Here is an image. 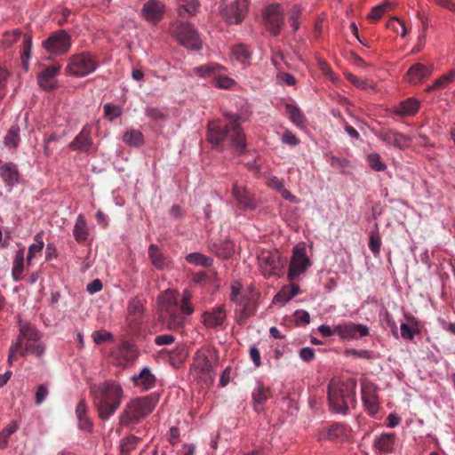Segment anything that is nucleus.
<instances>
[{"instance_id":"nucleus-17","label":"nucleus","mask_w":455,"mask_h":455,"mask_svg":"<svg viewBox=\"0 0 455 455\" xmlns=\"http://www.w3.org/2000/svg\"><path fill=\"white\" fill-rule=\"evenodd\" d=\"M91 134L92 126L90 124H85L82 131L69 143V148L72 151L90 154L93 146V140Z\"/></svg>"},{"instance_id":"nucleus-28","label":"nucleus","mask_w":455,"mask_h":455,"mask_svg":"<svg viewBox=\"0 0 455 455\" xmlns=\"http://www.w3.org/2000/svg\"><path fill=\"white\" fill-rule=\"evenodd\" d=\"M225 67L215 62H211L205 65H202L199 67H196L193 68L194 73L202 77V78H209L212 77L215 79V77L218 76V74L225 70Z\"/></svg>"},{"instance_id":"nucleus-30","label":"nucleus","mask_w":455,"mask_h":455,"mask_svg":"<svg viewBox=\"0 0 455 455\" xmlns=\"http://www.w3.org/2000/svg\"><path fill=\"white\" fill-rule=\"evenodd\" d=\"M148 256L151 260V263L157 269H164L169 267L170 260L168 258L164 257L156 244H150L148 247Z\"/></svg>"},{"instance_id":"nucleus-44","label":"nucleus","mask_w":455,"mask_h":455,"mask_svg":"<svg viewBox=\"0 0 455 455\" xmlns=\"http://www.w3.org/2000/svg\"><path fill=\"white\" fill-rule=\"evenodd\" d=\"M35 243L29 245L28 256H27V265L29 266L31 264V261L33 258L36 256V253H39L42 251L44 248V242L42 235L40 234H37L34 237Z\"/></svg>"},{"instance_id":"nucleus-42","label":"nucleus","mask_w":455,"mask_h":455,"mask_svg":"<svg viewBox=\"0 0 455 455\" xmlns=\"http://www.w3.org/2000/svg\"><path fill=\"white\" fill-rule=\"evenodd\" d=\"M124 141L132 147H140L144 143V136L139 130L131 129L124 135Z\"/></svg>"},{"instance_id":"nucleus-40","label":"nucleus","mask_w":455,"mask_h":455,"mask_svg":"<svg viewBox=\"0 0 455 455\" xmlns=\"http://www.w3.org/2000/svg\"><path fill=\"white\" fill-rule=\"evenodd\" d=\"M186 260L196 266L209 267L212 265L213 259L199 252L189 253L186 256Z\"/></svg>"},{"instance_id":"nucleus-52","label":"nucleus","mask_w":455,"mask_h":455,"mask_svg":"<svg viewBox=\"0 0 455 455\" xmlns=\"http://www.w3.org/2000/svg\"><path fill=\"white\" fill-rule=\"evenodd\" d=\"M215 86L220 89L229 90L232 89L235 84V81L226 76H222L220 73L214 79Z\"/></svg>"},{"instance_id":"nucleus-5","label":"nucleus","mask_w":455,"mask_h":455,"mask_svg":"<svg viewBox=\"0 0 455 455\" xmlns=\"http://www.w3.org/2000/svg\"><path fill=\"white\" fill-rule=\"evenodd\" d=\"M156 402L152 395L132 400L120 415V423L124 426L137 424L152 412Z\"/></svg>"},{"instance_id":"nucleus-10","label":"nucleus","mask_w":455,"mask_h":455,"mask_svg":"<svg viewBox=\"0 0 455 455\" xmlns=\"http://www.w3.org/2000/svg\"><path fill=\"white\" fill-rule=\"evenodd\" d=\"M72 39L69 34L64 29H59L52 33L43 42L44 48L50 53L55 55L66 54L71 48Z\"/></svg>"},{"instance_id":"nucleus-39","label":"nucleus","mask_w":455,"mask_h":455,"mask_svg":"<svg viewBox=\"0 0 455 455\" xmlns=\"http://www.w3.org/2000/svg\"><path fill=\"white\" fill-rule=\"evenodd\" d=\"M286 115L290 120L299 127H302L306 124V118L300 109L293 104H286Z\"/></svg>"},{"instance_id":"nucleus-8","label":"nucleus","mask_w":455,"mask_h":455,"mask_svg":"<svg viewBox=\"0 0 455 455\" xmlns=\"http://www.w3.org/2000/svg\"><path fill=\"white\" fill-rule=\"evenodd\" d=\"M98 66V60L92 53L82 52L69 57L66 72L74 76L83 77L94 72Z\"/></svg>"},{"instance_id":"nucleus-22","label":"nucleus","mask_w":455,"mask_h":455,"mask_svg":"<svg viewBox=\"0 0 455 455\" xmlns=\"http://www.w3.org/2000/svg\"><path fill=\"white\" fill-rule=\"evenodd\" d=\"M227 318V313L223 305L213 308L211 311H205L202 314V322L211 329L221 327Z\"/></svg>"},{"instance_id":"nucleus-59","label":"nucleus","mask_w":455,"mask_h":455,"mask_svg":"<svg viewBox=\"0 0 455 455\" xmlns=\"http://www.w3.org/2000/svg\"><path fill=\"white\" fill-rule=\"evenodd\" d=\"M48 395V388L45 385L42 384L37 387L36 395H35V403L36 405H40L44 402Z\"/></svg>"},{"instance_id":"nucleus-43","label":"nucleus","mask_w":455,"mask_h":455,"mask_svg":"<svg viewBox=\"0 0 455 455\" xmlns=\"http://www.w3.org/2000/svg\"><path fill=\"white\" fill-rule=\"evenodd\" d=\"M20 140V127L12 125L4 137V145L9 148H16Z\"/></svg>"},{"instance_id":"nucleus-34","label":"nucleus","mask_w":455,"mask_h":455,"mask_svg":"<svg viewBox=\"0 0 455 455\" xmlns=\"http://www.w3.org/2000/svg\"><path fill=\"white\" fill-rule=\"evenodd\" d=\"M73 235L75 237V240L78 243H83L89 235L87 225L84 217L80 214L77 216L74 229H73Z\"/></svg>"},{"instance_id":"nucleus-11","label":"nucleus","mask_w":455,"mask_h":455,"mask_svg":"<svg viewBox=\"0 0 455 455\" xmlns=\"http://www.w3.org/2000/svg\"><path fill=\"white\" fill-rule=\"evenodd\" d=\"M265 26L269 33L276 36L280 34L284 21V9L280 4H271L263 12Z\"/></svg>"},{"instance_id":"nucleus-63","label":"nucleus","mask_w":455,"mask_h":455,"mask_svg":"<svg viewBox=\"0 0 455 455\" xmlns=\"http://www.w3.org/2000/svg\"><path fill=\"white\" fill-rule=\"evenodd\" d=\"M299 357L305 362H310L315 358V350L306 347L300 349Z\"/></svg>"},{"instance_id":"nucleus-23","label":"nucleus","mask_w":455,"mask_h":455,"mask_svg":"<svg viewBox=\"0 0 455 455\" xmlns=\"http://www.w3.org/2000/svg\"><path fill=\"white\" fill-rule=\"evenodd\" d=\"M0 177L4 184L12 189L20 182V173L15 164L4 163L0 160Z\"/></svg>"},{"instance_id":"nucleus-27","label":"nucleus","mask_w":455,"mask_h":455,"mask_svg":"<svg viewBox=\"0 0 455 455\" xmlns=\"http://www.w3.org/2000/svg\"><path fill=\"white\" fill-rule=\"evenodd\" d=\"M419 101L414 98H409L394 107V113L400 116H412L418 112Z\"/></svg>"},{"instance_id":"nucleus-18","label":"nucleus","mask_w":455,"mask_h":455,"mask_svg":"<svg viewBox=\"0 0 455 455\" xmlns=\"http://www.w3.org/2000/svg\"><path fill=\"white\" fill-rule=\"evenodd\" d=\"M362 399L368 413L375 416L379 411V397L376 387L370 382L362 383Z\"/></svg>"},{"instance_id":"nucleus-48","label":"nucleus","mask_w":455,"mask_h":455,"mask_svg":"<svg viewBox=\"0 0 455 455\" xmlns=\"http://www.w3.org/2000/svg\"><path fill=\"white\" fill-rule=\"evenodd\" d=\"M18 428L15 422H12L0 432V449H4L9 442L11 435H12Z\"/></svg>"},{"instance_id":"nucleus-58","label":"nucleus","mask_w":455,"mask_h":455,"mask_svg":"<svg viewBox=\"0 0 455 455\" xmlns=\"http://www.w3.org/2000/svg\"><path fill=\"white\" fill-rule=\"evenodd\" d=\"M214 276V272L212 271H199L196 273L193 276V280L198 283H204L210 282Z\"/></svg>"},{"instance_id":"nucleus-62","label":"nucleus","mask_w":455,"mask_h":455,"mask_svg":"<svg viewBox=\"0 0 455 455\" xmlns=\"http://www.w3.org/2000/svg\"><path fill=\"white\" fill-rule=\"evenodd\" d=\"M175 340L174 337L171 334L158 335L155 338V343L157 346L170 345Z\"/></svg>"},{"instance_id":"nucleus-38","label":"nucleus","mask_w":455,"mask_h":455,"mask_svg":"<svg viewBox=\"0 0 455 455\" xmlns=\"http://www.w3.org/2000/svg\"><path fill=\"white\" fill-rule=\"evenodd\" d=\"M24 270V250H19L13 260L12 276L14 281L19 282L23 278Z\"/></svg>"},{"instance_id":"nucleus-47","label":"nucleus","mask_w":455,"mask_h":455,"mask_svg":"<svg viewBox=\"0 0 455 455\" xmlns=\"http://www.w3.org/2000/svg\"><path fill=\"white\" fill-rule=\"evenodd\" d=\"M120 354L128 361L133 362L138 357L137 348L129 342H124L120 347Z\"/></svg>"},{"instance_id":"nucleus-20","label":"nucleus","mask_w":455,"mask_h":455,"mask_svg":"<svg viewBox=\"0 0 455 455\" xmlns=\"http://www.w3.org/2000/svg\"><path fill=\"white\" fill-rule=\"evenodd\" d=\"M379 137L386 144L392 145L399 149L409 148L411 143V137L392 129L381 131Z\"/></svg>"},{"instance_id":"nucleus-31","label":"nucleus","mask_w":455,"mask_h":455,"mask_svg":"<svg viewBox=\"0 0 455 455\" xmlns=\"http://www.w3.org/2000/svg\"><path fill=\"white\" fill-rule=\"evenodd\" d=\"M299 286L296 283L284 285L275 296L274 302L284 304L299 293Z\"/></svg>"},{"instance_id":"nucleus-4","label":"nucleus","mask_w":455,"mask_h":455,"mask_svg":"<svg viewBox=\"0 0 455 455\" xmlns=\"http://www.w3.org/2000/svg\"><path fill=\"white\" fill-rule=\"evenodd\" d=\"M355 388L356 381L354 379L342 383L331 380L328 386V399L331 410L337 413L346 414L349 405L355 406Z\"/></svg>"},{"instance_id":"nucleus-33","label":"nucleus","mask_w":455,"mask_h":455,"mask_svg":"<svg viewBox=\"0 0 455 455\" xmlns=\"http://www.w3.org/2000/svg\"><path fill=\"white\" fill-rule=\"evenodd\" d=\"M395 6V4L394 3L384 1L371 10L370 13L367 15V19L371 22L375 23L379 21L386 12L393 10Z\"/></svg>"},{"instance_id":"nucleus-2","label":"nucleus","mask_w":455,"mask_h":455,"mask_svg":"<svg viewBox=\"0 0 455 455\" xmlns=\"http://www.w3.org/2000/svg\"><path fill=\"white\" fill-rule=\"evenodd\" d=\"M93 403L100 419L106 420L115 414L120 407L124 390L115 380H107L91 387Z\"/></svg>"},{"instance_id":"nucleus-57","label":"nucleus","mask_w":455,"mask_h":455,"mask_svg":"<svg viewBox=\"0 0 455 455\" xmlns=\"http://www.w3.org/2000/svg\"><path fill=\"white\" fill-rule=\"evenodd\" d=\"M103 108L105 116L108 117L110 121L121 116V109L117 106L106 104Z\"/></svg>"},{"instance_id":"nucleus-37","label":"nucleus","mask_w":455,"mask_h":455,"mask_svg":"<svg viewBox=\"0 0 455 455\" xmlns=\"http://www.w3.org/2000/svg\"><path fill=\"white\" fill-rule=\"evenodd\" d=\"M200 7L197 0H182L178 12L180 17H191L196 14Z\"/></svg>"},{"instance_id":"nucleus-21","label":"nucleus","mask_w":455,"mask_h":455,"mask_svg":"<svg viewBox=\"0 0 455 455\" xmlns=\"http://www.w3.org/2000/svg\"><path fill=\"white\" fill-rule=\"evenodd\" d=\"M232 193L240 209L252 211L257 207V200L254 195L247 188L235 183Z\"/></svg>"},{"instance_id":"nucleus-64","label":"nucleus","mask_w":455,"mask_h":455,"mask_svg":"<svg viewBox=\"0 0 455 455\" xmlns=\"http://www.w3.org/2000/svg\"><path fill=\"white\" fill-rule=\"evenodd\" d=\"M267 184L269 188L275 189L277 192H279L284 187L283 180H279L275 176L268 178Z\"/></svg>"},{"instance_id":"nucleus-41","label":"nucleus","mask_w":455,"mask_h":455,"mask_svg":"<svg viewBox=\"0 0 455 455\" xmlns=\"http://www.w3.org/2000/svg\"><path fill=\"white\" fill-rule=\"evenodd\" d=\"M219 257L228 259L234 252V243L231 241H225L221 244H212L211 247Z\"/></svg>"},{"instance_id":"nucleus-16","label":"nucleus","mask_w":455,"mask_h":455,"mask_svg":"<svg viewBox=\"0 0 455 455\" xmlns=\"http://www.w3.org/2000/svg\"><path fill=\"white\" fill-rule=\"evenodd\" d=\"M193 365L200 379L205 382L213 379L212 365L208 358L206 350L201 349L196 351L194 356Z\"/></svg>"},{"instance_id":"nucleus-26","label":"nucleus","mask_w":455,"mask_h":455,"mask_svg":"<svg viewBox=\"0 0 455 455\" xmlns=\"http://www.w3.org/2000/svg\"><path fill=\"white\" fill-rule=\"evenodd\" d=\"M134 385L143 390H148L156 386V378L148 367H144L138 375L132 378Z\"/></svg>"},{"instance_id":"nucleus-25","label":"nucleus","mask_w":455,"mask_h":455,"mask_svg":"<svg viewBox=\"0 0 455 455\" xmlns=\"http://www.w3.org/2000/svg\"><path fill=\"white\" fill-rule=\"evenodd\" d=\"M432 66L423 63H416L412 65L406 73V80L412 84L422 82L432 74Z\"/></svg>"},{"instance_id":"nucleus-54","label":"nucleus","mask_w":455,"mask_h":455,"mask_svg":"<svg viewBox=\"0 0 455 455\" xmlns=\"http://www.w3.org/2000/svg\"><path fill=\"white\" fill-rule=\"evenodd\" d=\"M381 239L378 232H371L370 235L369 248L374 255L380 251Z\"/></svg>"},{"instance_id":"nucleus-12","label":"nucleus","mask_w":455,"mask_h":455,"mask_svg":"<svg viewBox=\"0 0 455 455\" xmlns=\"http://www.w3.org/2000/svg\"><path fill=\"white\" fill-rule=\"evenodd\" d=\"M248 12L247 0H235L225 5L220 14L223 20L229 25L240 24Z\"/></svg>"},{"instance_id":"nucleus-35","label":"nucleus","mask_w":455,"mask_h":455,"mask_svg":"<svg viewBox=\"0 0 455 455\" xmlns=\"http://www.w3.org/2000/svg\"><path fill=\"white\" fill-rule=\"evenodd\" d=\"M232 56L238 62L247 66L251 59V51L243 44H238L232 47Z\"/></svg>"},{"instance_id":"nucleus-46","label":"nucleus","mask_w":455,"mask_h":455,"mask_svg":"<svg viewBox=\"0 0 455 455\" xmlns=\"http://www.w3.org/2000/svg\"><path fill=\"white\" fill-rule=\"evenodd\" d=\"M22 50L20 52V58L22 60L23 66L27 68L28 65V59L31 55V47H32V39L29 35H24L22 40Z\"/></svg>"},{"instance_id":"nucleus-7","label":"nucleus","mask_w":455,"mask_h":455,"mask_svg":"<svg viewBox=\"0 0 455 455\" xmlns=\"http://www.w3.org/2000/svg\"><path fill=\"white\" fill-rule=\"evenodd\" d=\"M160 308L167 315L168 328L178 330L184 323V317L181 315L178 306V293L174 291H166L158 298Z\"/></svg>"},{"instance_id":"nucleus-51","label":"nucleus","mask_w":455,"mask_h":455,"mask_svg":"<svg viewBox=\"0 0 455 455\" xmlns=\"http://www.w3.org/2000/svg\"><path fill=\"white\" fill-rule=\"evenodd\" d=\"M367 161L370 167L376 172H383L387 168V165L381 161V157L378 153L368 155Z\"/></svg>"},{"instance_id":"nucleus-53","label":"nucleus","mask_w":455,"mask_h":455,"mask_svg":"<svg viewBox=\"0 0 455 455\" xmlns=\"http://www.w3.org/2000/svg\"><path fill=\"white\" fill-rule=\"evenodd\" d=\"M127 310L130 315H132L136 318L141 316L143 313V305L140 299L137 298L131 299L129 301Z\"/></svg>"},{"instance_id":"nucleus-9","label":"nucleus","mask_w":455,"mask_h":455,"mask_svg":"<svg viewBox=\"0 0 455 455\" xmlns=\"http://www.w3.org/2000/svg\"><path fill=\"white\" fill-rule=\"evenodd\" d=\"M258 260L259 269L265 277L278 275L284 264L277 251L263 250L259 254Z\"/></svg>"},{"instance_id":"nucleus-32","label":"nucleus","mask_w":455,"mask_h":455,"mask_svg":"<svg viewBox=\"0 0 455 455\" xmlns=\"http://www.w3.org/2000/svg\"><path fill=\"white\" fill-rule=\"evenodd\" d=\"M348 435V428L340 423H333L326 431V438L332 441L342 442Z\"/></svg>"},{"instance_id":"nucleus-55","label":"nucleus","mask_w":455,"mask_h":455,"mask_svg":"<svg viewBox=\"0 0 455 455\" xmlns=\"http://www.w3.org/2000/svg\"><path fill=\"white\" fill-rule=\"evenodd\" d=\"M145 114L148 118L154 121L163 120L167 117V115L164 111L154 107H148L145 110Z\"/></svg>"},{"instance_id":"nucleus-61","label":"nucleus","mask_w":455,"mask_h":455,"mask_svg":"<svg viewBox=\"0 0 455 455\" xmlns=\"http://www.w3.org/2000/svg\"><path fill=\"white\" fill-rule=\"evenodd\" d=\"M295 321L298 324H307L310 322V315L307 311L297 310L295 312Z\"/></svg>"},{"instance_id":"nucleus-14","label":"nucleus","mask_w":455,"mask_h":455,"mask_svg":"<svg viewBox=\"0 0 455 455\" xmlns=\"http://www.w3.org/2000/svg\"><path fill=\"white\" fill-rule=\"evenodd\" d=\"M257 293L253 290L247 291L238 302L235 309L236 321L239 324L244 323L246 318L252 315L257 308Z\"/></svg>"},{"instance_id":"nucleus-49","label":"nucleus","mask_w":455,"mask_h":455,"mask_svg":"<svg viewBox=\"0 0 455 455\" xmlns=\"http://www.w3.org/2000/svg\"><path fill=\"white\" fill-rule=\"evenodd\" d=\"M455 76V71L451 70L448 74L443 75L441 77L436 79L434 84L427 88V91L438 90L445 87L450 84Z\"/></svg>"},{"instance_id":"nucleus-6","label":"nucleus","mask_w":455,"mask_h":455,"mask_svg":"<svg viewBox=\"0 0 455 455\" xmlns=\"http://www.w3.org/2000/svg\"><path fill=\"white\" fill-rule=\"evenodd\" d=\"M171 36L183 47L198 51L202 49V40L197 30L185 21L172 22L169 28Z\"/></svg>"},{"instance_id":"nucleus-45","label":"nucleus","mask_w":455,"mask_h":455,"mask_svg":"<svg viewBox=\"0 0 455 455\" xmlns=\"http://www.w3.org/2000/svg\"><path fill=\"white\" fill-rule=\"evenodd\" d=\"M140 442V438L135 435H130L124 438L120 445L121 455H130V452L137 447Z\"/></svg>"},{"instance_id":"nucleus-15","label":"nucleus","mask_w":455,"mask_h":455,"mask_svg":"<svg viewBox=\"0 0 455 455\" xmlns=\"http://www.w3.org/2000/svg\"><path fill=\"white\" fill-rule=\"evenodd\" d=\"M310 261L304 248L295 247L289 266L288 279L295 280L309 267Z\"/></svg>"},{"instance_id":"nucleus-13","label":"nucleus","mask_w":455,"mask_h":455,"mask_svg":"<svg viewBox=\"0 0 455 455\" xmlns=\"http://www.w3.org/2000/svg\"><path fill=\"white\" fill-rule=\"evenodd\" d=\"M166 6L160 0H148L142 6L140 17L150 25L158 24L164 17Z\"/></svg>"},{"instance_id":"nucleus-19","label":"nucleus","mask_w":455,"mask_h":455,"mask_svg":"<svg viewBox=\"0 0 455 455\" xmlns=\"http://www.w3.org/2000/svg\"><path fill=\"white\" fill-rule=\"evenodd\" d=\"M335 333L344 339H353L367 336L369 328L363 324L347 323L336 325Z\"/></svg>"},{"instance_id":"nucleus-50","label":"nucleus","mask_w":455,"mask_h":455,"mask_svg":"<svg viewBox=\"0 0 455 455\" xmlns=\"http://www.w3.org/2000/svg\"><path fill=\"white\" fill-rule=\"evenodd\" d=\"M191 298V293L188 290H185L182 294L181 305L179 307L181 315H189L193 313L194 309L190 303Z\"/></svg>"},{"instance_id":"nucleus-1","label":"nucleus","mask_w":455,"mask_h":455,"mask_svg":"<svg viewBox=\"0 0 455 455\" xmlns=\"http://www.w3.org/2000/svg\"><path fill=\"white\" fill-rule=\"evenodd\" d=\"M227 121L214 120L208 124L207 140L220 150L230 148L241 155L245 151V135L239 124L240 117L227 115Z\"/></svg>"},{"instance_id":"nucleus-60","label":"nucleus","mask_w":455,"mask_h":455,"mask_svg":"<svg viewBox=\"0 0 455 455\" xmlns=\"http://www.w3.org/2000/svg\"><path fill=\"white\" fill-rule=\"evenodd\" d=\"M282 141L291 147H295L299 143V140L290 131H286L283 134Z\"/></svg>"},{"instance_id":"nucleus-29","label":"nucleus","mask_w":455,"mask_h":455,"mask_svg":"<svg viewBox=\"0 0 455 455\" xmlns=\"http://www.w3.org/2000/svg\"><path fill=\"white\" fill-rule=\"evenodd\" d=\"M395 441V435L393 433H385L375 438L374 448L382 453L392 452Z\"/></svg>"},{"instance_id":"nucleus-3","label":"nucleus","mask_w":455,"mask_h":455,"mask_svg":"<svg viewBox=\"0 0 455 455\" xmlns=\"http://www.w3.org/2000/svg\"><path fill=\"white\" fill-rule=\"evenodd\" d=\"M39 339L40 335L35 328L28 323L20 324L17 341L10 347L8 363L12 364L18 353L22 356L32 354L40 357L44 347L39 343Z\"/></svg>"},{"instance_id":"nucleus-56","label":"nucleus","mask_w":455,"mask_h":455,"mask_svg":"<svg viewBox=\"0 0 455 455\" xmlns=\"http://www.w3.org/2000/svg\"><path fill=\"white\" fill-rule=\"evenodd\" d=\"M92 337L96 344H102L113 339L112 334L106 331H94Z\"/></svg>"},{"instance_id":"nucleus-36","label":"nucleus","mask_w":455,"mask_h":455,"mask_svg":"<svg viewBox=\"0 0 455 455\" xmlns=\"http://www.w3.org/2000/svg\"><path fill=\"white\" fill-rule=\"evenodd\" d=\"M269 397V389L266 388L261 383H259L252 392V399L256 411L262 410V405Z\"/></svg>"},{"instance_id":"nucleus-24","label":"nucleus","mask_w":455,"mask_h":455,"mask_svg":"<svg viewBox=\"0 0 455 455\" xmlns=\"http://www.w3.org/2000/svg\"><path fill=\"white\" fill-rule=\"evenodd\" d=\"M60 65H53L44 68L37 76V82L40 87L46 91H52L55 88L54 78L59 75Z\"/></svg>"}]
</instances>
